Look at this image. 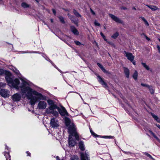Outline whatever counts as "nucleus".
Segmentation results:
<instances>
[{
  "label": "nucleus",
  "mask_w": 160,
  "mask_h": 160,
  "mask_svg": "<svg viewBox=\"0 0 160 160\" xmlns=\"http://www.w3.org/2000/svg\"><path fill=\"white\" fill-rule=\"evenodd\" d=\"M27 83L23 82L20 88L23 94L27 93L26 96L28 99L30 100V103L32 105H34L38 99L46 100V97L35 91H32L29 87L27 86Z\"/></svg>",
  "instance_id": "f257e3e1"
},
{
  "label": "nucleus",
  "mask_w": 160,
  "mask_h": 160,
  "mask_svg": "<svg viewBox=\"0 0 160 160\" xmlns=\"http://www.w3.org/2000/svg\"><path fill=\"white\" fill-rule=\"evenodd\" d=\"M69 128L68 133L70 134L68 138V144L70 146L73 147L76 143L75 141L72 138V136L74 135L76 139L78 141L79 140V137L76 132H74L73 125Z\"/></svg>",
  "instance_id": "f03ea898"
},
{
  "label": "nucleus",
  "mask_w": 160,
  "mask_h": 160,
  "mask_svg": "<svg viewBox=\"0 0 160 160\" xmlns=\"http://www.w3.org/2000/svg\"><path fill=\"white\" fill-rule=\"evenodd\" d=\"M19 83V80L18 79L16 78L14 80H12L11 82L9 83L8 85L11 87H13L18 89L19 88L18 85Z\"/></svg>",
  "instance_id": "7ed1b4c3"
},
{
  "label": "nucleus",
  "mask_w": 160,
  "mask_h": 160,
  "mask_svg": "<svg viewBox=\"0 0 160 160\" xmlns=\"http://www.w3.org/2000/svg\"><path fill=\"white\" fill-rule=\"evenodd\" d=\"M50 124L52 127L53 128H57L59 126L58 120L54 118L51 119Z\"/></svg>",
  "instance_id": "20e7f679"
},
{
  "label": "nucleus",
  "mask_w": 160,
  "mask_h": 160,
  "mask_svg": "<svg viewBox=\"0 0 160 160\" xmlns=\"http://www.w3.org/2000/svg\"><path fill=\"white\" fill-rule=\"evenodd\" d=\"M57 109L58 110L59 113L62 116H68V113L65 108L63 107H61V108L58 107Z\"/></svg>",
  "instance_id": "39448f33"
},
{
  "label": "nucleus",
  "mask_w": 160,
  "mask_h": 160,
  "mask_svg": "<svg viewBox=\"0 0 160 160\" xmlns=\"http://www.w3.org/2000/svg\"><path fill=\"white\" fill-rule=\"evenodd\" d=\"M111 18L117 23H119L123 25L124 24V23L122 20L113 15L111 14Z\"/></svg>",
  "instance_id": "423d86ee"
},
{
  "label": "nucleus",
  "mask_w": 160,
  "mask_h": 160,
  "mask_svg": "<svg viewBox=\"0 0 160 160\" xmlns=\"http://www.w3.org/2000/svg\"><path fill=\"white\" fill-rule=\"evenodd\" d=\"M47 106V104L45 102L40 101L38 104L37 108L39 109H44L46 108Z\"/></svg>",
  "instance_id": "0eeeda50"
},
{
  "label": "nucleus",
  "mask_w": 160,
  "mask_h": 160,
  "mask_svg": "<svg viewBox=\"0 0 160 160\" xmlns=\"http://www.w3.org/2000/svg\"><path fill=\"white\" fill-rule=\"evenodd\" d=\"M4 73L6 75L5 79L8 85L9 83L11 82L13 80L11 77V74L10 72L6 71H5Z\"/></svg>",
  "instance_id": "6e6552de"
},
{
  "label": "nucleus",
  "mask_w": 160,
  "mask_h": 160,
  "mask_svg": "<svg viewBox=\"0 0 160 160\" xmlns=\"http://www.w3.org/2000/svg\"><path fill=\"white\" fill-rule=\"evenodd\" d=\"M124 52L125 54V56L128 60L130 61H133V60L134 59V56L132 55V53L128 52L126 51H124Z\"/></svg>",
  "instance_id": "1a4fd4ad"
},
{
  "label": "nucleus",
  "mask_w": 160,
  "mask_h": 160,
  "mask_svg": "<svg viewBox=\"0 0 160 160\" xmlns=\"http://www.w3.org/2000/svg\"><path fill=\"white\" fill-rule=\"evenodd\" d=\"M0 93L2 96L4 98L8 97L9 96V92L5 89H2Z\"/></svg>",
  "instance_id": "9d476101"
},
{
  "label": "nucleus",
  "mask_w": 160,
  "mask_h": 160,
  "mask_svg": "<svg viewBox=\"0 0 160 160\" xmlns=\"http://www.w3.org/2000/svg\"><path fill=\"white\" fill-rule=\"evenodd\" d=\"M66 125L68 127V131H69V128L70 127L72 126V124L73 125V128L74 129V132H76L75 129V125L73 123H71L70 120L68 118H66L65 120Z\"/></svg>",
  "instance_id": "9b49d317"
},
{
  "label": "nucleus",
  "mask_w": 160,
  "mask_h": 160,
  "mask_svg": "<svg viewBox=\"0 0 160 160\" xmlns=\"http://www.w3.org/2000/svg\"><path fill=\"white\" fill-rule=\"evenodd\" d=\"M89 155L86 153V151L85 152V153H81V160H90L89 158Z\"/></svg>",
  "instance_id": "f8f14e48"
},
{
  "label": "nucleus",
  "mask_w": 160,
  "mask_h": 160,
  "mask_svg": "<svg viewBox=\"0 0 160 160\" xmlns=\"http://www.w3.org/2000/svg\"><path fill=\"white\" fill-rule=\"evenodd\" d=\"M97 77L98 78V82L106 88H108V87L106 83L103 81L102 78L99 76H98Z\"/></svg>",
  "instance_id": "ddd939ff"
},
{
  "label": "nucleus",
  "mask_w": 160,
  "mask_h": 160,
  "mask_svg": "<svg viewBox=\"0 0 160 160\" xmlns=\"http://www.w3.org/2000/svg\"><path fill=\"white\" fill-rule=\"evenodd\" d=\"M21 96L18 93L14 94L12 96V100L13 101L17 102L19 101L21 99Z\"/></svg>",
  "instance_id": "4468645a"
},
{
  "label": "nucleus",
  "mask_w": 160,
  "mask_h": 160,
  "mask_svg": "<svg viewBox=\"0 0 160 160\" xmlns=\"http://www.w3.org/2000/svg\"><path fill=\"white\" fill-rule=\"evenodd\" d=\"M57 108H55V106H49L46 109V112L48 114H52V112L54 109H57Z\"/></svg>",
  "instance_id": "2eb2a0df"
},
{
  "label": "nucleus",
  "mask_w": 160,
  "mask_h": 160,
  "mask_svg": "<svg viewBox=\"0 0 160 160\" xmlns=\"http://www.w3.org/2000/svg\"><path fill=\"white\" fill-rule=\"evenodd\" d=\"M124 72L126 76V77L128 78L129 77L130 71L127 68L124 67Z\"/></svg>",
  "instance_id": "dca6fc26"
},
{
  "label": "nucleus",
  "mask_w": 160,
  "mask_h": 160,
  "mask_svg": "<svg viewBox=\"0 0 160 160\" xmlns=\"http://www.w3.org/2000/svg\"><path fill=\"white\" fill-rule=\"evenodd\" d=\"M70 28L71 31L75 35H78L79 34V32L77 30L76 28L74 26H71Z\"/></svg>",
  "instance_id": "f3484780"
},
{
  "label": "nucleus",
  "mask_w": 160,
  "mask_h": 160,
  "mask_svg": "<svg viewBox=\"0 0 160 160\" xmlns=\"http://www.w3.org/2000/svg\"><path fill=\"white\" fill-rule=\"evenodd\" d=\"M47 102L49 105H50V106H55V108H58L57 106L55 104L54 102L51 99H49L47 100Z\"/></svg>",
  "instance_id": "a211bd4d"
},
{
  "label": "nucleus",
  "mask_w": 160,
  "mask_h": 160,
  "mask_svg": "<svg viewBox=\"0 0 160 160\" xmlns=\"http://www.w3.org/2000/svg\"><path fill=\"white\" fill-rule=\"evenodd\" d=\"M79 148L82 151H84L85 150L83 142L82 141H81L79 142Z\"/></svg>",
  "instance_id": "6ab92c4d"
},
{
  "label": "nucleus",
  "mask_w": 160,
  "mask_h": 160,
  "mask_svg": "<svg viewBox=\"0 0 160 160\" xmlns=\"http://www.w3.org/2000/svg\"><path fill=\"white\" fill-rule=\"evenodd\" d=\"M98 66L102 70L103 72L105 73H107V71L105 69L103 66L99 63H97Z\"/></svg>",
  "instance_id": "aec40b11"
},
{
  "label": "nucleus",
  "mask_w": 160,
  "mask_h": 160,
  "mask_svg": "<svg viewBox=\"0 0 160 160\" xmlns=\"http://www.w3.org/2000/svg\"><path fill=\"white\" fill-rule=\"evenodd\" d=\"M147 6L149 8H150L152 11H155L158 9V8L155 6L147 5Z\"/></svg>",
  "instance_id": "412c9836"
},
{
  "label": "nucleus",
  "mask_w": 160,
  "mask_h": 160,
  "mask_svg": "<svg viewBox=\"0 0 160 160\" xmlns=\"http://www.w3.org/2000/svg\"><path fill=\"white\" fill-rule=\"evenodd\" d=\"M151 115L152 117L154 118V119L156 120L159 123L160 122V119L158 118V116L152 113Z\"/></svg>",
  "instance_id": "4be33fe9"
},
{
  "label": "nucleus",
  "mask_w": 160,
  "mask_h": 160,
  "mask_svg": "<svg viewBox=\"0 0 160 160\" xmlns=\"http://www.w3.org/2000/svg\"><path fill=\"white\" fill-rule=\"evenodd\" d=\"M74 14L77 17H81V15L75 9L73 10Z\"/></svg>",
  "instance_id": "5701e85b"
},
{
  "label": "nucleus",
  "mask_w": 160,
  "mask_h": 160,
  "mask_svg": "<svg viewBox=\"0 0 160 160\" xmlns=\"http://www.w3.org/2000/svg\"><path fill=\"white\" fill-rule=\"evenodd\" d=\"M138 76V72L136 70L133 74L132 77L135 80H136L137 79Z\"/></svg>",
  "instance_id": "b1692460"
},
{
  "label": "nucleus",
  "mask_w": 160,
  "mask_h": 160,
  "mask_svg": "<svg viewBox=\"0 0 160 160\" xmlns=\"http://www.w3.org/2000/svg\"><path fill=\"white\" fill-rule=\"evenodd\" d=\"M141 64L146 70H149V67L146 64V63L142 62L141 63Z\"/></svg>",
  "instance_id": "393cba45"
},
{
  "label": "nucleus",
  "mask_w": 160,
  "mask_h": 160,
  "mask_svg": "<svg viewBox=\"0 0 160 160\" xmlns=\"http://www.w3.org/2000/svg\"><path fill=\"white\" fill-rule=\"evenodd\" d=\"M118 35H119V33L118 32H116L114 34L112 35V36L111 37L112 38H113L114 39H116L118 36Z\"/></svg>",
  "instance_id": "a878e982"
},
{
  "label": "nucleus",
  "mask_w": 160,
  "mask_h": 160,
  "mask_svg": "<svg viewBox=\"0 0 160 160\" xmlns=\"http://www.w3.org/2000/svg\"><path fill=\"white\" fill-rule=\"evenodd\" d=\"M148 88L149 89L150 92V93L152 94H153V93H154V90L153 89L152 86H149L148 87Z\"/></svg>",
  "instance_id": "bb28decb"
},
{
  "label": "nucleus",
  "mask_w": 160,
  "mask_h": 160,
  "mask_svg": "<svg viewBox=\"0 0 160 160\" xmlns=\"http://www.w3.org/2000/svg\"><path fill=\"white\" fill-rule=\"evenodd\" d=\"M144 154L147 156V157H148L150 158L152 160H155V159L152 158V157L149 153L147 152H145L144 153Z\"/></svg>",
  "instance_id": "cd10ccee"
},
{
  "label": "nucleus",
  "mask_w": 160,
  "mask_h": 160,
  "mask_svg": "<svg viewBox=\"0 0 160 160\" xmlns=\"http://www.w3.org/2000/svg\"><path fill=\"white\" fill-rule=\"evenodd\" d=\"M141 18L142 19V20L144 22L145 24L147 26H148L149 24L147 22V21L145 19V18L143 17H141Z\"/></svg>",
  "instance_id": "c85d7f7f"
},
{
  "label": "nucleus",
  "mask_w": 160,
  "mask_h": 160,
  "mask_svg": "<svg viewBox=\"0 0 160 160\" xmlns=\"http://www.w3.org/2000/svg\"><path fill=\"white\" fill-rule=\"evenodd\" d=\"M21 6L24 8H28L29 7V5L25 2H22L21 4Z\"/></svg>",
  "instance_id": "c756f323"
},
{
  "label": "nucleus",
  "mask_w": 160,
  "mask_h": 160,
  "mask_svg": "<svg viewBox=\"0 0 160 160\" xmlns=\"http://www.w3.org/2000/svg\"><path fill=\"white\" fill-rule=\"evenodd\" d=\"M150 133L157 140H158V138L155 135V134L152 131H150Z\"/></svg>",
  "instance_id": "7c9ffc66"
},
{
  "label": "nucleus",
  "mask_w": 160,
  "mask_h": 160,
  "mask_svg": "<svg viewBox=\"0 0 160 160\" xmlns=\"http://www.w3.org/2000/svg\"><path fill=\"white\" fill-rule=\"evenodd\" d=\"M52 114L54 116L57 117L58 116V112L56 111L53 110L52 112Z\"/></svg>",
  "instance_id": "2f4dec72"
},
{
  "label": "nucleus",
  "mask_w": 160,
  "mask_h": 160,
  "mask_svg": "<svg viewBox=\"0 0 160 160\" xmlns=\"http://www.w3.org/2000/svg\"><path fill=\"white\" fill-rule=\"evenodd\" d=\"M60 22L63 23H65V21H64V18L62 16H60L58 17Z\"/></svg>",
  "instance_id": "473e14b6"
},
{
  "label": "nucleus",
  "mask_w": 160,
  "mask_h": 160,
  "mask_svg": "<svg viewBox=\"0 0 160 160\" xmlns=\"http://www.w3.org/2000/svg\"><path fill=\"white\" fill-rule=\"evenodd\" d=\"M71 160H78V158L77 156H74L71 158Z\"/></svg>",
  "instance_id": "72a5a7b5"
},
{
  "label": "nucleus",
  "mask_w": 160,
  "mask_h": 160,
  "mask_svg": "<svg viewBox=\"0 0 160 160\" xmlns=\"http://www.w3.org/2000/svg\"><path fill=\"white\" fill-rule=\"evenodd\" d=\"M71 20L72 21V22L73 23H74L76 25H78V21L77 20H74L73 19H72L71 18L73 16H71Z\"/></svg>",
  "instance_id": "f704fd0d"
},
{
  "label": "nucleus",
  "mask_w": 160,
  "mask_h": 160,
  "mask_svg": "<svg viewBox=\"0 0 160 160\" xmlns=\"http://www.w3.org/2000/svg\"><path fill=\"white\" fill-rule=\"evenodd\" d=\"M5 71L2 69H0V76L3 75L5 73Z\"/></svg>",
  "instance_id": "c9c22d12"
},
{
  "label": "nucleus",
  "mask_w": 160,
  "mask_h": 160,
  "mask_svg": "<svg viewBox=\"0 0 160 160\" xmlns=\"http://www.w3.org/2000/svg\"><path fill=\"white\" fill-rule=\"evenodd\" d=\"M141 85L142 87H146L148 88L149 86V85L146 84H144L143 83H141Z\"/></svg>",
  "instance_id": "e433bc0d"
},
{
  "label": "nucleus",
  "mask_w": 160,
  "mask_h": 160,
  "mask_svg": "<svg viewBox=\"0 0 160 160\" xmlns=\"http://www.w3.org/2000/svg\"><path fill=\"white\" fill-rule=\"evenodd\" d=\"M5 156H6V157L7 158L6 160H8V158H10V156L9 154V153H5Z\"/></svg>",
  "instance_id": "4c0bfd02"
},
{
  "label": "nucleus",
  "mask_w": 160,
  "mask_h": 160,
  "mask_svg": "<svg viewBox=\"0 0 160 160\" xmlns=\"http://www.w3.org/2000/svg\"><path fill=\"white\" fill-rule=\"evenodd\" d=\"M74 42L75 44L77 45L80 46L81 45V43L78 41H75Z\"/></svg>",
  "instance_id": "58836bf2"
},
{
  "label": "nucleus",
  "mask_w": 160,
  "mask_h": 160,
  "mask_svg": "<svg viewBox=\"0 0 160 160\" xmlns=\"http://www.w3.org/2000/svg\"><path fill=\"white\" fill-rule=\"evenodd\" d=\"M94 24L96 26H99L100 25V24L96 20L94 22Z\"/></svg>",
  "instance_id": "ea45409f"
},
{
  "label": "nucleus",
  "mask_w": 160,
  "mask_h": 160,
  "mask_svg": "<svg viewBox=\"0 0 160 160\" xmlns=\"http://www.w3.org/2000/svg\"><path fill=\"white\" fill-rule=\"evenodd\" d=\"M120 8L121 10H127V8L126 7L123 6L121 7H120Z\"/></svg>",
  "instance_id": "a19ab883"
},
{
  "label": "nucleus",
  "mask_w": 160,
  "mask_h": 160,
  "mask_svg": "<svg viewBox=\"0 0 160 160\" xmlns=\"http://www.w3.org/2000/svg\"><path fill=\"white\" fill-rule=\"evenodd\" d=\"M6 85V84L2 83V82H0V86L1 87H4Z\"/></svg>",
  "instance_id": "79ce46f5"
},
{
  "label": "nucleus",
  "mask_w": 160,
  "mask_h": 160,
  "mask_svg": "<svg viewBox=\"0 0 160 160\" xmlns=\"http://www.w3.org/2000/svg\"><path fill=\"white\" fill-rule=\"evenodd\" d=\"M90 11H91V12L92 13V14L93 15H95V12L91 8H90Z\"/></svg>",
  "instance_id": "37998d69"
},
{
  "label": "nucleus",
  "mask_w": 160,
  "mask_h": 160,
  "mask_svg": "<svg viewBox=\"0 0 160 160\" xmlns=\"http://www.w3.org/2000/svg\"><path fill=\"white\" fill-rule=\"evenodd\" d=\"M157 48L158 49V52L160 53V47L159 45H158L157 46Z\"/></svg>",
  "instance_id": "c03bdc74"
},
{
  "label": "nucleus",
  "mask_w": 160,
  "mask_h": 160,
  "mask_svg": "<svg viewBox=\"0 0 160 160\" xmlns=\"http://www.w3.org/2000/svg\"><path fill=\"white\" fill-rule=\"evenodd\" d=\"M52 12L55 15H56V11H55V10L54 9H52Z\"/></svg>",
  "instance_id": "a18cd8bd"
},
{
  "label": "nucleus",
  "mask_w": 160,
  "mask_h": 160,
  "mask_svg": "<svg viewBox=\"0 0 160 160\" xmlns=\"http://www.w3.org/2000/svg\"><path fill=\"white\" fill-rule=\"evenodd\" d=\"M145 37L147 40L150 41V38H148L147 35L145 36Z\"/></svg>",
  "instance_id": "49530a36"
},
{
  "label": "nucleus",
  "mask_w": 160,
  "mask_h": 160,
  "mask_svg": "<svg viewBox=\"0 0 160 160\" xmlns=\"http://www.w3.org/2000/svg\"><path fill=\"white\" fill-rule=\"evenodd\" d=\"M100 35L102 36V37H105L104 35H103V34L102 32H100Z\"/></svg>",
  "instance_id": "de8ad7c7"
},
{
  "label": "nucleus",
  "mask_w": 160,
  "mask_h": 160,
  "mask_svg": "<svg viewBox=\"0 0 160 160\" xmlns=\"http://www.w3.org/2000/svg\"><path fill=\"white\" fill-rule=\"evenodd\" d=\"M131 62L134 65H135L136 64V62L135 61H134V60H133V61H131Z\"/></svg>",
  "instance_id": "09e8293b"
},
{
  "label": "nucleus",
  "mask_w": 160,
  "mask_h": 160,
  "mask_svg": "<svg viewBox=\"0 0 160 160\" xmlns=\"http://www.w3.org/2000/svg\"><path fill=\"white\" fill-rule=\"evenodd\" d=\"M156 125L160 129V125L158 124H156Z\"/></svg>",
  "instance_id": "8fccbe9b"
},
{
  "label": "nucleus",
  "mask_w": 160,
  "mask_h": 160,
  "mask_svg": "<svg viewBox=\"0 0 160 160\" xmlns=\"http://www.w3.org/2000/svg\"><path fill=\"white\" fill-rule=\"evenodd\" d=\"M103 138H109L110 137V136H103Z\"/></svg>",
  "instance_id": "3c124183"
},
{
  "label": "nucleus",
  "mask_w": 160,
  "mask_h": 160,
  "mask_svg": "<svg viewBox=\"0 0 160 160\" xmlns=\"http://www.w3.org/2000/svg\"><path fill=\"white\" fill-rule=\"evenodd\" d=\"M27 153L28 156H30V153L28 152H27Z\"/></svg>",
  "instance_id": "603ef678"
},
{
  "label": "nucleus",
  "mask_w": 160,
  "mask_h": 160,
  "mask_svg": "<svg viewBox=\"0 0 160 160\" xmlns=\"http://www.w3.org/2000/svg\"><path fill=\"white\" fill-rule=\"evenodd\" d=\"M141 36H142V35H144V37L145 36H146V34L145 33H142V34H141Z\"/></svg>",
  "instance_id": "864d4df0"
},
{
  "label": "nucleus",
  "mask_w": 160,
  "mask_h": 160,
  "mask_svg": "<svg viewBox=\"0 0 160 160\" xmlns=\"http://www.w3.org/2000/svg\"><path fill=\"white\" fill-rule=\"evenodd\" d=\"M132 9L134 10H136V8L134 7H133L132 8Z\"/></svg>",
  "instance_id": "5fc2aeb1"
},
{
  "label": "nucleus",
  "mask_w": 160,
  "mask_h": 160,
  "mask_svg": "<svg viewBox=\"0 0 160 160\" xmlns=\"http://www.w3.org/2000/svg\"><path fill=\"white\" fill-rule=\"evenodd\" d=\"M51 22L52 23H53V20L52 19H50Z\"/></svg>",
  "instance_id": "6e6d98bb"
},
{
  "label": "nucleus",
  "mask_w": 160,
  "mask_h": 160,
  "mask_svg": "<svg viewBox=\"0 0 160 160\" xmlns=\"http://www.w3.org/2000/svg\"><path fill=\"white\" fill-rule=\"evenodd\" d=\"M56 159H57V160H60L59 158V157L58 156H57L56 157Z\"/></svg>",
  "instance_id": "4d7b16f0"
},
{
  "label": "nucleus",
  "mask_w": 160,
  "mask_h": 160,
  "mask_svg": "<svg viewBox=\"0 0 160 160\" xmlns=\"http://www.w3.org/2000/svg\"><path fill=\"white\" fill-rule=\"evenodd\" d=\"M103 38L106 41V39L105 38V37Z\"/></svg>",
  "instance_id": "13d9d810"
},
{
  "label": "nucleus",
  "mask_w": 160,
  "mask_h": 160,
  "mask_svg": "<svg viewBox=\"0 0 160 160\" xmlns=\"http://www.w3.org/2000/svg\"><path fill=\"white\" fill-rule=\"evenodd\" d=\"M91 132L92 133V134H93V133H94L93 132H92V131L91 130H90Z\"/></svg>",
  "instance_id": "bf43d9fd"
},
{
  "label": "nucleus",
  "mask_w": 160,
  "mask_h": 160,
  "mask_svg": "<svg viewBox=\"0 0 160 160\" xmlns=\"http://www.w3.org/2000/svg\"><path fill=\"white\" fill-rule=\"evenodd\" d=\"M79 95H80V97H81V99H82V97L80 95V94H79Z\"/></svg>",
  "instance_id": "052dcab7"
},
{
  "label": "nucleus",
  "mask_w": 160,
  "mask_h": 160,
  "mask_svg": "<svg viewBox=\"0 0 160 160\" xmlns=\"http://www.w3.org/2000/svg\"><path fill=\"white\" fill-rule=\"evenodd\" d=\"M110 137H111V138H113V137L111 136Z\"/></svg>",
  "instance_id": "680f3d73"
},
{
  "label": "nucleus",
  "mask_w": 160,
  "mask_h": 160,
  "mask_svg": "<svg viewBox=\"0 0 160 160\" xmlns=\"http://www.w3.org/2000/svg\"><path fill=\"white\" fill-rule=\"evenodd\" d=\"M68 16H70V14L69 13H68Z\"/></svg>",
  "instance_id": "e2e57ef3"
},
{
  "label": "nucleus",
  "mask_w": 160,
  "mask_h": 160,
  "mask_svg": "<svg viewBox=\"0 0 160 160\" xmlns=\"http://www.w3.org/2000/svg\"><path fill=\"white\" fill-rule=\"evenodd\" d=\"M37 2H38V0H35Z\"/></svg>",
  "instance_id": "0e129e2a"
},
{
  "label": "nucleus",
  "mask_w": 160,
  "mask_h": 160,
  "mask_svg": "<svg viewBox=\"0 0 160 160\" xmlns=\"http://www.w3.org/2000/svg\"><path fill=\"white\" fill-rule=\"evenodd\" d=\"M158 40L160 42V39L158 38Z\"/></svg>",
  "instance_id": "69168bd1"
},
{
  "label": "nucleus",
  "mask_w": 160,
  "mask_h": 160,
  "mask_svg": "<svg viewBox=\"0 0 160 160\" xmlns=\"http://www.w3.org/2000/svg\"><path fill=\"white\" fill-rule=\"evenodd\" d=\"M9 160H10V159H9Z\"/></svg>",
  "instance_id": "338daca9"
}]
</instances>
